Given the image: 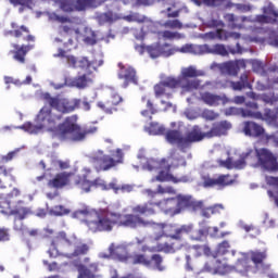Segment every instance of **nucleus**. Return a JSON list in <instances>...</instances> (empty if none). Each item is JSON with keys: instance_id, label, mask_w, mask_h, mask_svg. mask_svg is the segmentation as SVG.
<instances>
[{"instance_id": "obj_1", "label": "nucleus", "mask_w": 278, "mask_h": 278, "mask_svg": "<svg viewBox=\"0 0 278 278\" xmlns=\"http://www.w3.org/2000/svg\"><path fill=\"white\" fill-rule=\"evenodd\" d=\"M143 227H150L152 239L156 242L153 247L155 253H175L184 249V236L192 233V225L177 227L173 224L151 223Z\"/></svg>"}, {"instance_id": "obj_2", "label": "nucleus", "mask_w": 278, "mask_h": 278, "mask_svg": "<svg viewBox=\"0 0 278 278\" xmlns=\"http://www.w3.org/2000/svg\"><path fill=\"white\" fill-rule=\"evenodd\" d=\"M115 225L128 229H138V227H147L149 220H144L136 213L123 215L110 211H98L93 222L89 224V230L93 233L112 231Z\"/></svg>"}, {"instance_id": "obj_3", "label": "nucleus", "mask_w": 278, "mask_h": 278, "mask_svg": "<svg viewBox=\"0 0 278 278\" xmlns=\"http://www.w3.org/2000/svg\"><path fill=\"white\" fill-rule=\"evenodd\" d=\"M77 115L65 117L62 123L56 125L54 136H56L59 140H66L68 136L72 135L73 142H83V140H86V136L97 134V126L81 128V126L77 124Z\"/></svg>"}, {"instance_id": "obj_4", "label": "nucleus", "mask_w": 278, "mask_h": 278, "mask_svg": "<svg viewBox=\"0 0 278 278\" xmlns=\"http://www.w3.org/2000/svg\"><path fill=\"white\" fill-rule=\"evenodd\" d=\"M52 247L55 251H68L70 247H74L73 253L66 254V257H79L80 255H87L90 251V247L86 243H81L75 235H67L64 231H61L52 241Z\"/></svg>"}, {"instance_id": "obj_5", "label": "nucleus", "mask_w": 278, "mask_h": 278, "mask_svg": "<svg viewBox=\"0 0 278 278\" xmlns=\"http://www.w3.org/2000/svg\"><path fill=\"white\" fill-rule=\"evenodd\" d=\"M155 207H161L165 212V214H172L175 216V213L177 212V199L169 198L162 200L160 202H146L143 204H137L132 207L131 212L132 214H137V216H155L157 214V211Z\"/></svg>"}, {"instance_id": "obj_6", "label": "nucleus", "mask_w": 278, "mask_h": 278, "mask_svg": "<svg viewBox=\"0 0 278 278\" xmlns=\"http://www.w3.org/2000/svg\"><path fill=\"white\" fill-rule=\"evenodd\" d=\"M41 99L46 105L60 112L59 114L62 116L63 114H72L81 106V99L53 97L49 92L42 93Z\"/></svg>"}, {"instance_id": "obj_7", "label": "nucleus", "mask_w": 278, "mask_h": 278, "mask_svg": "<svg viewBox=\"0 0 278 278\" xmlns=\"http://www.w3.org/2000/svg\"><path fill=\"white\" fill-rule=\"evenodd\" d=\"M89 162L92 164L97 173L111 170V168L118 166V164H123V150H116V159L103 153V151H99L90 156Z\"/></svg>"}, {"instance_id": "obj_8", "label": "nucleus", "mask_w": 278, "mask_h": 278, "mask_svg": "<svg viewBox=\"0 0 278 278\" xmlns=\"http://www.w3.org/2000/svg\"><path fill=\"white\" fill-rule=\"evenodd\" d=\"M64 118V115L53 113V109L50 106H43L38 112L35 123L41 127V129H46V131H50L55 135L58 130V124Z\"/></svg>"}, {"instance_id": "obj_9", "label": "nucleus", "mask_w": 278, "mask_h": 278, "mask_svg": "<svg viewBox=\"0 0 278 278\" xmlns=\"http://www.w3.org/2000/svg\"><path fill=\"white\" fill-rule=\"evenodd\" d=\"M118 73L117 77L123 81V88H129V86H139L140 77L138 76V72L136 67L131 65H125L123 63H118Z\"/></svg>"}, {"instance_id": "obj_10", "label": "nucleus", "mask_w": 278, "mask_h": 278, "mask_svg": "<svg viewBox=\"0 0 278 278\" xmlns=\"http://www.w3.org/2000/svg\"><path fill=\"white\" fill-rule=\"evenodd\" d=\"M256 157L261 168L268 170V173H277L278 170V161L277 156L266 148L255 150Z\"/></svg>"}, {"instance_id": "obj_11", "label": "nucleus", "mask_w": 278, "mask_h": 278, "mask_svg": "<svg viewBox=\"0 0 278 278\" xmlns=\"http://www.w3.org/2000/svg\"><path fill=\"white\" fill-rule=\"evenodd\" d=\"M8 35L24 42H36V36L31 35V30L26 25H18L16 22L11 23V30Z\"/></svg>"}, {"instance_id": "obj_12", "label": "nucleus", "mask_w": 278, "mask_h": 278, "mask_svg": "<svg viewBox=\"0 0 278 278\" xmlns=\"http://www.w3.org/2000/svg\"><path fill=\"white\" fill-rule=\"evenodd\" d=\"M123 103V97L118 93H112L106 100L99 101L97 103V108L102 110L104 114H114V112H118V105Z\"/></svg>"}, {"instance_id": "obj_13", "label": "nucleus", "mask_w": 278, "mask_h": 278, "mask_svg": "<svg viewBox=\"0 0 278 278\" xmlns=\"http://www.w3.org/2000/svg\"><path fill=\"white\" fill-rule=\"evenodd\" d=\"M236 179L231 178L229 174H222L217 178L206 177L204 178L203 186L204 188H227L228 186H233Z\"/></svg>"}, {"instance_id": "obj_14", "label": "nucleus", "mask_w": 278, "mask_h": 278, "mask_svg": "<svg viewBox=\"0 0 278 278\" xmlns=\"http://www.w3.org/2000/svg\"><path fill=\"white\" fill-rule=\"evenodd\" d=\"M232 125L229 121L224 119L215 122L208 131L205 132L206 138H220V136H227Z\"/></svg>"}, {"instance_id": "obj_15", "label": "nucleus", "mask_w": 278, "mask_h": 278, "mask_svg": "<svg viewBox=\"0 0 278 278\" xmlns=\"http://www.w3.org/2000/svg\"><path fill=\"white\" fill-rule=\"evenodd\" d=\"M109 256L112 257V260H116L117 262H123L124 264H127L131 257L129 254V251L127 250L126 245L124 244H114L111 243L109 247Z\"/></svg>"}, {"instance_id": "obj_16", "label": "nucleus", "mask_w": 278, "mask_h": 278, "mask_svg": "<svg viewBox=\"0 0 278 278\" xmlns=\"http://www.w3.org/2000/svg\"><path fill=\"white\" fill-rule=\"evenodd\" d=\"M77 278H103L99 273V263H90L88 266L84 264L76 265Z\"/></svg>"}, {"instance_id": "obj_17", "label": "nucleus", "mask_w": 278, "mask_h": 278, "mask_svg": "<svg viewBox=\"0 0 278 278\" xmlns=\"http://www.w3.org/2000/svg\"><path fill=\"white\" fill-rule=\"evenodd\" d=\"M75 173L63 172L56 174L55 177L49 180L48 186L50 188H64L65 186H73V177Z\"/></svg>"}, {"instance_id": "obj_18", "label": "nucleus", "mask_w": 278, "mask_h": 278, "mask_svg": "<svg viewBox=\"0 0 278 278\" xmlns=\"http://www.w3.org/2000/svg\"><path fill=\"white\" fill-rule=\"evenodd\" d=\"M229 270V265L223 264L219 260L208 261L204 264L203 273H210L211 275H226Z\"/></svg>"}, {"instance_id": "obj_19", "label": "nucleus", "mask_w": 278, "mask_h": 278, "mask_svg": "<svg viewBox=\"0 0 278 278\" xmlns=\"http://www.w3.org/2000/svg\"><path fill=\"white\" fill-rule=\"evenodd\" d=\"M203 138H206L205 132L201 131V127L194 125L191 130H188L184 136L185 151L190 148V144L194 142H201Z\"/></svg>"}, {"instance_id": "obj_20", "label": "nucleus", "mask_w": 278, "mask_h": 278, "mask_svg": "<svg viewBox=\"0 0 278 278\" xmlns=\"http://www.w3.org/2000/svg\"><path fill=\"white\" fill-rule=\"evenodd\" d=\"M200 100L210 108H218L220 103L225 105L228 101L225 96H218L208 91L200 93Z\"/></svg>"}, {"instance_id": "obj_21", "label": "nucleus", "mask_w": 278, "mask_h": 278, "mask_svg": "<svg viewBox=\"0 0 278 278\" xmlns=\"http://www.w3.org/2000/svg\"><path fill=\"white\" fill-rule=\"evenodd\" d=\"M155 3H160L162 8H166V10L161 11V14L167 13V18H179V14H181V9H177V1L155 0Z\"/></svg>"}, {"instance_id": "obj_22", "label": "nucleus", "mask_w": 278, "mask_h": 278, "mask_svg": "<svg viewBox=\"0 0 278 278\" xmlns=\"http://www.w3.org/2000/svg\"><path fill=\"white\" fill-rule=\"evenodd\" d=\"M242 131L244 136H249L250 138H262L265 134L262 125L251 121L243 122Z\"/></svg>"}, {"instance_id": "obj_23", "label": "nucleus", "mask_w": 278, "mask_h": 278, "mask_svg": "<svg viewBox=\"0 0 278 278\" xmlns=\"http://www.w3.org/2000/svg\"><path fill=\"white\" fill-rule=\"evenodd\" d=\"M36 46L28 43V45H18V43H14L13 45V51H11V53H13V60H15L16 62H18L20 64H25V58H27V53L29 51H31Z\"/></svg>"}, {"instance_id": "obj_24", "label": "nucleus", "mask_w": 278, "mask_h": 278, "mask_svg": "<svg viewBox=\"0 0 278 278\" xmlns=\"http://www.w3.org/2000/svg\"><path fill=\"white\" fill-rule=\"evenodd\" d=\"M224 18L231 29H244L247 23H251V18L247 16H236L233 13L226 14Z\"/></svg>"}, {"instance_id": "obj_25", "label": "nucleus", "mask_w": 278, "mask_h": 278, "mask_svg": "<svg viewBox=\"0 0 278 278\" xmlns=\"http://www.w3.org/2000/svg\"><path fill=\"white\" fill-rule=\"evenodd\" d=\"M65 58L68 66H72V68H81L83 71H88V68H92V66H94V61H89L86 56L77 59L75 55H67Z\"/></svg>"}, {"instance_id": "obj_26", "label": "nucleus", "mask_w": 278, "mask_h": 278, "mask_svg": "<svg viewBox=\"0 0 278 278\" xmlns=\"http://www.w3.org/2000/svg\"><path fill=\"white\" fill-rule=\"evenodd\" d=\"M165 138L169 144H176L180 151H186L181 130L169 129L165 131Z\"/></svg>"}, {"instance_id": "obj_27", "label": "nucleus", "mask_w": 278, "mask_h": 278, "mask_svg": "<svg viewBox=\"0 0 278 278\" xmlns=\"http://www.w3.org/2000/svg\"><path fill=\"white\" fill-rule=\"evenodd\" d=\"M96 210H91L90 207L86 206L84 208L77 210L74 212L73 217L74 218H83L85 225L90 228V223L94 220V217L97 216Z\"/></svg>"}, {"instance_id": "obj_28", "label": "nucleus", "mask_w": 278, "mask_h": 278, "mask_svg": "<svg viewBox=\"0 0 278 278\" xmlns=\"http://www.w3.org/2000/svg\"><path fill=\"white\" fill-rule=\"evenodd\" d=\"M198 50L200 53H213L215 55H229V52L227 51V48H225L224 45L217 43L213 47H210L208 45H202L198 47Z\"/></svg>"}, {"instance_id": "obj_29", "label": "nucleus", "mask_w": 278, "mask_h": 278, "mask_svg": "<svg viewBox=\"0 0 278 278\" xmlns=\"http://www.w3.org/2000/svg\"><path fill=\"white\" fill-rule=\"evenodd\" d=\"M125 21L128 23H143L142 29H147L150 33L155 31V22L147 20V17L138 18L137 14H129L125 16Z\"/></svg>"}, {"instance_id": "obj_30", "label": "nucleus", "mask_w": 278, "mask_h": 278, "mask_svg": "<svg viewBox=\"0 0 278 278\" xmlns=\"http://www.w3.org/2000/svg\"><path fill=\"white\" fill-rule=\"evenodd\" d=\"M72 186L79 188L83 192H90V188H92V181L88 180L86 175L79 176L74 174Z\"/></svg>"}, {"instance_id": "obj_31", "label": "nucleus", "mask_w": 278, "mask_h": 278, "mask_svg": "<svg viewBox=\"0 0 278 278\" xmlns=\"http://www.w3.org/2000/svg\"><path fill=\"white\" fill-rule=\"evenodd\" d=\"M146 168L149 170H170V164H168V161L166 159H163L161 161L155 159H149L146 163Z\"/></svg>"}, {"instance_id": "obj_32", "label": "nucleus", "mask_w": 278, "mask_h": 278, "mask_svg": "<svg viewBox=\"0 0 278 278\" xmlns=\"http://www.w3.org/2000/svg\"><path fill=\"white\" fill-rule=\"evenodd\" d=\"M150 265L148 268L152 270H157L159 273H164L166 270V265H164V256L161 254H152L150 258H148Z\"/></svg>"}, {"instance_id": "obj_33", "label": "nucleus", "mask_w": 278, "mask_h": 278, "mask_svg": "<svg viewBox=\"0 0 278 278\" xmlns=\"http://www.w3.org/2000/svg\"><path fill=\"white\" fill-rule=\"evenodd\" d=\"M268 257V254L266 251H251L250 252V260L254 264L256 269L264 268V262H266V258Z\"/></svg>"}, {"instance_id": "obj_34", "label": "nucleus", "mask_w": 278, "mask_h": 278, "mask_svg": "<svg viewBox=\"0 0 278 278\" xmlns=\"http://www.w3.org/2000/svg\"><path fill=\"white\" fill-rule=\"evenodd\" d=\"M141 103H143L147 108V110L141 111V116H144L151 121L153 118V114H157V109H155V105L149 96H143L141 98Z\"/></svg>"}, {"instance_id": "obj_35", "label": "nucleus", "mask_w": 278, "mask_h": 278, "mask_svg": "<svg viewBox=\"0 0 278 278\" xmlns=\"http://www.w3.org/2000/svg\"><path fill=\"white\" fill-rule=\"evenodd\" d=\"M230 87L232 90H244L249 89L252 90L253 86L249 81V75L247 73L241 74L239 81H231Z\"/></svg>"}, {"instance_id": "obj_36", "label": "nucleus", "mask_w": 278, "mask_h": 278, "mask_svg": "<svg viewBox=\"0 0 278 278\" xmlns=\"http://www.w3.org/2000/svg\"><path fill=\"white\" fill-rule=\"evenodd\" d=\"M12 216H15L18 220H25L27 214H29V208L23 205V201H20L14 208L10 211Z\"/></svg>"}, {"instance_id": "obj_37", "label": "nucleus", "mask_w": 278, "mask_h": 278, "mask_svg": "<svg viewBox=\"0 0 278 278\" xmlns=\"http://www.w3.org/2000/svg\"><path fill=\"white\" fill-rule=\"evenodd\" d=\"M263 13H265L266 16L271 20L270 25H278V11L273 2H269L267 5L263 7Z\"/></svg>"}, {"instance_id": "obj_38", "label": "nucleus", "mask_w": 278, "mask_h": 278, "mask_svg": "<svg viewBox=\"0 0 278 278\" xmlns=\"http://www.w3.org/2000/svg\"><path fill=\"white\" fill-rule=\"evenodd\" d=\"M175 199H176V207H177L175 211V214H180L181 210H186L190 207V202L192 200V197L178 194Z\"/></svg>"}, {"instance_id": "obj_39", "label": "nucleus", "mask_w": 278, "mask_h": 278, "mask_svg": "<svg viewBox=\"0 0 278 278\" xmlns=\"http://www.w3.org/2000/svg\"><path fill=\"white\" fill-rule=\"evenodd\" d=\"M73 86L78 88L79 90H84V88H88L89 84H92V78L88 77V75L83 74L80 76H76L73 81Z\"/></svg>"}, {"instance_id": "obj_40", "label": "nucleus", "mask_w": 278, "mask_h": 278, "mask_svg": "<svg viewBox=\"0 0 278 278\" xmlns=\"http://www.w3.org/2000/svg\"><path fill=\"white\" fill-rule=\"evenodd\" d=\"M220 72L236 77V75L240 73V66L238 65V63H235V62L222 63Z\"/></svg>"}, {"instance_id": "obj_41", "label": "nucleus", "mask_w": 278, "mask_h": 278, "mask_svg": "<svg viewBox=\"0 0 278 278\" xmlns=\"http://www.w3.org/2000/svg\"><path fill=\"white\" fill-rule=\"evenodd\" d=\"M191 249L194 251V257H202L203 255L210 257V255H212V248H210L207 244H194L191 247Z\"/></svg>"}, {"instance_id": "obj_42", "label": "nucleus", "mask_w": 278, "mask_h": 278, "mask_svg": "<svg viewBox=\"0 0 278 278\" xmlns=\"http://www.w3.org/2000/svg\"><path fill=\"white\" fill-rule=\"evenodd\" d=\"M240 37L241 35L239 33L227 31L223 28L216 30V38H218V40H229V38L240 40Z\"/></svg>"}, {"instance_id": "obj_43", "label": "nucleus", "mask_w": 278, "mask_h": 278, "mask_svg": "<svg viewBox=\"0 0 278 278\" xmlns=\"http://www.w3.org/2000/svg\"><path fill=\"white\" fill-rule=\"evenodd\" d=\"M210 226H203L202 228L195 230L191 235V240L194 242H203V238H207L210 236Z\"/></svg>"}, {"instance_id": "obj_44", "label": "nucleus", "mask_w": 278, "mask_h": 278, "mask_svg": "<svg viewBox=\"0 0 278 278\" xmlns=\"http://www.w3.org/2000/svg\"><path fill=\"white\" fill-rule=\"evenodd\" d=\"M253 153V150H249L247 153H243L241 157L237 161H232V166L235 170H242V168H247V160Z\"/></svg>"}, {"instance_id": "obj_45", "label": "nucleus", "mask_w": 278, "mask_h": 278, "mask_svg": "<svg viewBox=\"0 0 278 278\" xmlns=\"http://www.w3.org/2000/svg\"><path fill=\"white\" fill-rule=\"evenodd\" d=\"M147 131H149L151 136H164L166 134V128L156 122H152L149 127H147Z\"/></svg>"}, {"instance_id": "obj_46", "label": "nucleus", "mask_w": 278, "mask_h": 278, "mask_svg": "<svg viewBox=\"0 0 278 278\" xmlns=\"http://www.w3.org/2000/svg\"><path fill=\"white\" fill-rule=\"evenodd\" d=\"M154 94L156 99H160V97H167V99H170V97H173V94L168 92V88L163 81L154 86Z\"/></svg>"}, {"instance_id": "obj_47", "label": "nucleus", "mask_w": 278, "mask_h": 278, "mask_svg": "<svg viewBox=\"0 0 278 278\" xmlns=\"http://www.w3.org/2000/svg\"><path fill=\"white\" fill-rule=\"evenodd\" d=\"M152 181H173V184H178L179 180L173 176V174H168V172H164L161 169L159 175L152 178Z\"/></svg>"}, {"instance_id": "obj_48", "label": "nucleus", "mask_w": 278, "mask_h": 278, "mask_svg": "<svg viewBox=\"0 0 278 278\" xmlns=\"http://www.w3.org/2000/svg\"><path fill=\"white\" fill-rule=\"evenodd\" d=\"M264 118L267 121V123H270V125H275L278 127V110H270V109H265L264 112Z\"/></svg>"}, {"instance_id": "obj_49", "label": "nucleus", "mask_w": 278, "mask_h": 278, "mask_svg": "<svg viewBox=\"0 0 278 278\" xmlns=\"http://www.w3.org/2000/svg\"><path fill=\"white\" fill-rule=\"evenodd\" d=\"M9 3L13 5L14 8H20V12H24L25 9L31 10V7L34 5V0H9Z\"/></svg>"}, {"instance_id": "obj_50", "label": "nucleus", "mask_w": 278, "mask_h": 278, "mask_svg": "<svg viewBox=\"0 0 278 278\" xmlns=\"http://www.w3.org/2000/svg\"><path fill=\"white\" fill-rule=\"evenodd\" d=\"M147 53H149L152 59L160 58V55H162V45L154 43L147 46Z\"/></svg>"}, {"instance_id": "obj_51", "label": "nucleus", "mask_w": 278, "mask_h": 278, "mask_svg": "<svg viewBox=\"0 0 278 278\" xmlns=\"http://www.w3.org/2000/svg\"><path fill=\"white\" fill-rule=\"evenodd\" d=\"M20 129H23L28 134H38L39 131H42L40 124L34 125L31 122L24 123L22 126H20Z\"/></svg>"}, {"instance_id": "obj_52", "label": "nucleus", "mask_w": 278, "mask_h": 278, "mask_svg": "<svg viewBox=\"0 0 278 278\" xmlns=\"http://www.w3.org/2000/svg\"><path fill=\"white\" fill-rule=\"evenodd\" d=\"M261 101H263V103H266L268 105H275V103H278V96L275 94V92L262 93Z\"/></svg>"}, {"instance_id": "obj_53", "label": "nucleus", "mask_w": 278, "mask_h": 278, "mask_svg": "<svg viewBox=\"0 0 278 278\" xmlns=\"http://www.w3.org/2000/svg\"><path fill=\"white\" fill-rule=\"evenodd\" d=\"M50 214H52V216H66L71 214V210L64 207V205H55L50 210Z\"/></svg>"}, {"instance_id": "obj_54", "label": "nucleus", "mask_w": 278, "mask_h": 278, "mask_svg": "<svg viewBox=\"0 0 278 278\" xmlns=\"http://www.w3.org/2000/svg\"><path fill=\"white\" fill-rule=\"evenodd\" d=\"M168 47H170V43H164V45L162 46L161 55H162L163 58H170V55H175V53H179V48L173 47V48H169V49H168Z\"/></svg>"}, {"instance_id": "obj_55", "label": "nucleus", "mask_w": 278, "mask_h": 278, "mask_svg": "<svg viewBox=\"0 0 278 278\" xmlns=\"http://www.w3.org/2000/svg\"><path fill=\"white\" fill-rule=\"evenodd\" d=\"M191 1L198 7H201L204 3V5H208V8H217V5L223 3V1L225 0H191Z\"/></svg>"}, {"instance_id": "obj_56", "label": "nucleus", "mask_w": 278, "mask_h": 278, "mask_svg": "<svg viewBox=\"0 0 278 278\" xmlns=\"http://www.w3.org/2000/svg\"><path fill=\"white\" fill-rule=\"evenodd\" d=\"M162 83L169 90H175V88H179V86H181V80L173 77H167L165 80H162Z\"/></svg>"}, {"instance_id": "obj_57", "label": "nucleus", "mask_w": 278, "mask_h": 278, "mask_svg": "<svg viewBox=\"0 0 278 278\" xmlns=\"http://www.w3.org/2000/svg\"><path fill=\"white\" fill-rule=\"evenodd\" d=\"M132 264H139L140 266H146V268H148V265H150L149 257H147V255L144 254H135L132 258Z\"/></svg>"}, {"instance_id": "obj_58", "label": "nucleus", "mask_w": 278, "mask_h": 278, "mask_svg": "<svg viewBox=\"0 0 278 278\" xmlns=\"http://www.w3.org/2000/svg\"><path fill=\"white\" fill-rule=\"evenodd\" d=\"M60 8L63 12H75V0H61Z\"/></svg>"}, {"instance_id": "obj_59", "label": "nucleus", "mask_w": 278, "mask_h": 278, "mask_svg": "<svg viewBox=\"0 0 278 278\" xmlns=\"http://www.w3.org/2000/svg\"><path fill=\"white\" fill-rule=\"evenodd\" d=\"M241 115L243 118H262V113L260 112H253L251 109H241L240 110Z\"/></svg>"}, {"instance_id": "obj_60", "label": "nucleus", "mask_w": 278, "mask_h": 278, "mask_svg": "<svg viewBox=\"0 0 278 278\" xmlns=\"http://www.w3.org/2000/svg\"><path fill=\"white\" fill-rule=\"evenodd\" d=\"M90 5V0H74L75 12H84Z\"/></svg>"}, {"instance_id": "obj_61", "label": "nucleus", "mask_w": 278, "mask_h": 278, "mask_svg": "<svg viewBox=\"0 0 278 278\" xmlns=\"http://www.w3.org/2000/svg\"><path fill=\"white\" fill-rule=\"evenodd\" d=\"M182 77L187 79L188 77H199V71L194 66H189L182 70Z\"/></svg>"}, {"instance_id": "obj_62", "label": "nucleus", "mask_w": 278, "mask_h": 278, "mask_svg": "<svg viewBox=\"0 0 278 278\" xmlns=\"http://www.w3.org/2000/svg\"><path fill=\"white\" fill-rule=\"evenodd\" d=\"M218 165L222 166V168H227V170H233V159L231 156H228L227 160L217 161Z\"/></svg>"}, {"instance_id": "obj_63", "label": "nucleus", "mask_w": 278, "mask_h": 278, "mask_svg": "<svg viewBox=\"0 0 278 278\" xmlns=\"http://www.w3.org/2000/svg\"><path fill=\"white\" fill-rule=\"evenodd\" d=\"M229 249H231V245L229 244V241H223L217 247V253L219 255H227V253H229Z\"/></svg>"}, {"instance_id": "obj_64", "label": "nucleus", "mask_w": 278, "mask_h": 278, "mask_svg": "<svg viewBox=\"0 0 278 278\" xmlns=\"http://www.w3.org/2000/svg\"><path fill=\"white\" fill-rule=\"evenodd\" d=\"M202 118H205V121H216L218 113L206 109L202 112Z\"/></svg>"}]
</instances>
